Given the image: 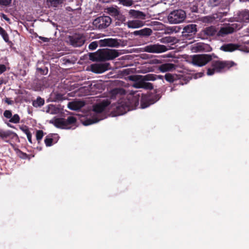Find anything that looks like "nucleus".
I'll list each match as a JSON object with an SVG mask.
<instances>
[{
	"label": "nucleus",
	"mask_w": 249,
	"mask_h": 249,
	"mask_svg": "<svg viewBox=\"0 0 249 249\" xmlns=\"http://www.w3.org/2000/svg\"><path fill=\"white\" fill-rule=\"evenodd\" d=\"M211 68L207 69V74L212 75L215 72H220L224 69H230L236 65L233 61H221L219 60L211 61Z\"/></svg>",
	"instance_id": "f257e3e1"
},
{
	"label": "nucleus",
	"mask_w": 249,
	"mask_h": 249,
	"mask_svg": "<svg viewBox=\"0 0 249 249\" xmlns=\"http://www.w3.org/2000/svg\"><path fill=\"white\" fill-rule=\"evenodd\" d=\"M144 25V22L141 19L129 20L127 23L129 28H138L142 27Z\"/></svg>",
	"instance_id": "412c9836"
},
{
	"label": "nucleus",
	"mask_w": 249,
	"mask_h": 249,
	"mask_svg": "<svg viewBox=\"0 0 249 249\" xmlns=\"http://www.w3.org/2000/svg\"><path fill=\"white\" fill-rule=\"evenodd\" d=\"M212 60V55L209 54H195L192 56V62L194 65L202 67Z\"/></svg>",
	"instance_id": "39448f33"
},
{
	"label": "nucleus",
	"mask_w": 249,
	"mask_h": 249,
	"mask_svg": "<svg viewBox=\"0 0 249 249\" xmlns=\"http://www.w3.org/2000/svg\"><path fill=\"white\" fill-rule=\"evenodd\" d=\"M51 5L54 7H57L58 5L63 3V0H48Z\"/></svg>",
	"instance_id": "79ce46f5"
},
{
	"label": "nucleus",
	"mask_w": 249,
	"mask_h": 249,
	"mask_svg": "<svg viewBox=\"0 0 249 249\" xmlns=\"http://www.w3.org/2000/svg\"><path fill=\"white\" fill-rule=\"evenodd\" d=\"M240 47V45L233 44V43H229L222 45L220 49L224 52H233L237 50Z\"/></svg>",
	"instance_id": "4be33fe9"
},
{
	"label": "nucleus",
	"mask_w": 249,
	"mask_h": 249,
	"mask_svg": "<svg viewBox=\"0 0 249 249\" xmlns=\"http://www.w3.org/2000/svg\"><path fill=\"white\" fill-rule=\"evenodd\" d=\"M115 18L118 21H120L122 23H124L126 20L125 16L121 13L120 12L118 13V14H117Z\"/></svg>",
	"instance_id": "4c0bfd02"
},
{
	"label": "nucleus",
	"mask_w": 249,
	"mask_h": 249,
	"mask_svg": "<svg viewBox=\"0 0 249 249\" xmlns=\"http://www.w3.org/2000/svg\"><path fill=\"white\" fill-rule=\"evenodd\" d=\"M3 116L5 118L10 119L12 116V111L11 110H5L3 113Z\"/></svg>",
	"instance_id": "49530a36"
},
{
	"label": "nucleus",
	"mask_w": 249,
	"mask_h": 249,
	"mask_svg": "<svg viewBox=\"0 0 249 249\" xmlns=\"http://www.w3.org/2000/svg\"><path fill=\"white\" fill-rule=\"evenodd\" d=\"M110 104V101L104 100L93 106V111L96 113H100L105 110L106 108Z\"/></svg>",
	"instance_id": "2eb2a0df"
},
{
	"label": "nucleus",
	"mask_w": 249,
	"mask_h": 249,
	"mask_svg": "<svg viewBox=\"0 0 249 249\" xmlns=\"http://www.w3.org/2000/svg\"><path fill=\"white\" fill-rule=\"evenodd\" d=\"M203 34L207 36H212L215 35L216 30L213 26L205 28L203 30Z\"/></svg>",
	"instance_id": "393cba45"
},
{
	"label": "nucleus",
	"mask_w": 249,
	"mask_h": 249,
	"mask_svg": "<svg viewBox=\"0 0 249 249\" xmlns=\"http://www.w3.org/2000/svg\"><path fill=\"white\" fill-rule=\"evenodd\" d=\"M240 25L237 23H232L228 26L222 27L217 33L219 36H224L228 34H231L240 29Z\"/></svg>",
	"instance_id": "9b49d317"
},
{
	"label": "nucleus",
	"mask_w": 249,
	"mask_h": 249,
	"mask_svg": "<svg viewBox=\"0 0 249 249\" xmlns=\"http://www.w3.org/2000/svg\"><path fill=\"white\" fill-rule=\"evenodd\" d=\"M44 136L43 131L41 130H37L36 132V139L38 144L40 143V142Z\"/></svg>",
	"instance_id": "473e14b6"
},
{
	"label": "nucleus",
	"mask_w": 249,
	"mask_h": 249,
	"mask_svg": "<svg viewBox=\"0 0 249 249\" xmlns=\"http://www.w3.org/2000/svg\"><path fill=\"white\" fill-rule=\"evenodd\" d=\"M108 13L111 15L115 17L117 14L120 12V11L118 10L117 6L115 7H110L107 8V9Z\"/></svg>",
	"instance_id": "c85d7f7f"
},
{
	"label": "nucleus",
	"mask_w": 249,
	"mask_h": 249,
	"mask_svg": "<svg viewBox=\"0 0 249 249\" xmlns=\"http://www.w3.org/2000/svg\"><path fill=\"white\" fill-rule=\"evenodd\" d=\"M99 45L100 47L108 46L110 47H118L120 44L117 39L105 38L99 41Z\"/></svg>",
	"instance_id": "4468645a"
},
{
	"label": "nucleus",
	"mask_w": 249,
	"mask_h": 249,
	"mask_svg": "<svg viewBox=\"0 0 249 249\" xmlns=\"http://www.w3.org/2000/svg\"><path fill=\"white\" fill-rule=\"evenodd\" d=\"M32 133H31L30 134H28V135L27 136V137L28 140L29 142L31 144L33 143L32 140Z\"/></svg>",
	"instance_id": "3c124183"
},
{
	"label": "nucleus",
	"mask_w": 249,
	"mask_h": 249,
	"mask_svg": "<svg viewBox=\"0 0 249 249\" xmlns=\"http://www.w3.org/2000/svg\"><path fill=\"white\" fill-rule=\"evenodd\" d=\"M142 80L145 81H154L157 79V75L154 74H147L144 76H141Z\"/></svg>",
	"instance_id": "c756f323"
},
{
	"label": "nucleus",
	"mask_w": 249,
	"mask_h": 249,
	"mask_svg": "<svg viewBox=\"0 0 249 249\" xmlns=\"http://www.w3.org/2000/svg\"><path fill=\"white\" fill-rule=\"evenodd\" d=\"M5 102L8 105H12L13 103V101L8 98H6Z\"/></svg>",
	"instance_id": "603ef678"
},
{
	"label": "nucleus",
	"mask_w": 249,
	"mask_h": 249,
	"mask_svg": "<svg viewBox=\"0 0 249 249\" xmlns=\"http://www.w3.org/2000/svg\"><path fill=\"white\" fill-rule=\"evenodd\" d=\"M20 129L23 131L27 136L31 133L29 130V128L26 125L20 126Z\"/></svg>",
	"instance_id": "a18cd8bd"
},
{
	"label": "nucleus",
	"mask_w": 249,
	"mask_h": 249,
	"mask_svg": "<svg viewBox=\"0 0 249 249\" xmlns=\"http://www.w3.org/2000/svg\"><path fill=\"white\" fill-rule=\"evenodd\" d=\"M84 103L83 102L71 103L69 108L72 110H76L83 107Z\"/></svg>",
	"instance_id": "cd10ccee"
},
{
	"label": "nucleus",
	"mask_w": 249,
	"mask_h": 249,
	"mask_svg": "<svg viewBox=\"0 0 249 249\" xmlns=\"http://www.w3.org/2000/svg\"><path fill=\"white\" fill-rule=\"evenodd\" d=\"M4 29L0 26V33L2 32Z\"/></svg>",
	"instance_id": "052dcab7"
},
{
	"label": "nucleus",
	"mask_w": 249,
	"mask_h": 249,
	"mask_svg": "<svg viewBox=\"0 0 249 249\" xmlns=\"http://www.w3.org/2000/svg\"><path fill=\"white\" fill-rule=\"evenodd\" d=\"M44 103V100L40 97H38L36 100L33 102V105L35 107H38L42 106Z\"/></svg>",
	"instance_id": "7c9ffc66"
},
{
	"label": "nucleus",
	"mask_w": 249,
	"mask_h": 249,
	"mask_svg": "<svg viewBox=\"0 0 249 249\" xmlns=\"http://www.w3.org/2000/svg\"><path fill=\"white\" fill-rule=\"evenodd\" d=\"M10 137H11L12 139H18V137L15 132L10 130L3 131L0 130V138L5 140Z\"/></svg>",
	"instance_id": "a211bd4d"
},
{
	"label": "nucleus",
	"mask_w": 249,
	"mask_h": 249,
	"mask_svg": "<svg viewBox=\"0 0 249 249\" xmlns=\"http://www.w3.org/2000/svg\"><path fill=\"white\" fill-rule=\"evenodd\" d=\"M19 153L20 154V157L23 159H26L27 158L28 155L26 153H23L21 151L19 150Z\"/></svg>",
	"instance_id": "8fccbe9b"
},
{
	"label": "nucleus",
	"mask_w": 249,
	"mask_h": 249,
	"mask_svg": "<svg viewBox=\"0 0 249 249\" xmlns=\"http://www.w3.org/2000/svg\"><path fill=\"white\" fill-rule=\"evenodd\" d=\"M238 19L242 22H249V10L245 9L238 14Z\"/></svg>",
	"instance_id": "aec40b11"
},
{
	"label": "nucleus",
	"mask_w": 249,
	"mask_h": 249,
	"mask_svg": "<svg viewBox=\"0 0 249 249\" xmlns=\"http://www.w3.org/2000/svg\"><path fill=\"white\" fill-rule=\"evenodd\" d=\"M6 70V67L4 64H0V75L5 72Z\"/></svg>",
	"instance_id": "09e8293b"
},
{
	"label": "nucleus",
	"mask_w": 249,
	"mask_h": 249,
	"mask_svg": "<svg viewBox=\"0 0 249 249\" xmlns=\"http://www.w3.org/2000/svg\"><path fill=\"white\" fill-rule=\"evenodd\" d=\"M100 52L102 61L113 60L120 55L118 51L116 50L103 49H100Z\"/></svg>",
	"instance_id": "6e6552de"
},
{
	"label": "nucleus",
	"mask_w": 249,
	"mask_h": 249,
	"mask_svg": "<svg viewBox=\"0 0 249 249\" xmlns=\"http://www.w3.org/2000/svg\"><path fill=\"white\" fill-rule=\"evenodd\" d=\"M247 0L249 2V0Z\"/></svg>",
	"instance_id": "e2e57ef3"
},
{
	"label": "nucleus",
	"mask_w": 249,
	"mask_h": 249,
	"mask_svg": "<svg viewBox=\"0 0 249 249\" xmlns=\"http://www.w3.org/2000/svg\"><path fill=\"white\" fill-rule=\"evenodd\" d=\"M164 77L166 81L170 83H173L177 80L180 78L179 75L171 74L170 73H166Z\"/></svg>",
	"instance_id": "a878e982"
},
{
	"label": "nucleus",
	"mask_w": 249,
	"mask_h": 249,
	"mask_svg": "<svg viewBox=\"0 0 249 249\" xmlns=\"http://www.w3.org/2000/svg\"><path fill=\"white\" fill-rule=\"evenodd\" d=\"M175 69V65L172 63H164L159 67V70L162 72L171 71Z\"/></svg>",
	"instance_id": "b1692460"
},
{
	"label": "nucleus",
	"mask_w": 249,
	"mask_h": 249,
	"mask_svg": "<svg viewBox=\"0 0 249 249\" xmlns=\"http://www.w3.org/2000/svg\"><path fill=\"white\" fill-rule=\"evenodd\" d=\"M0 35L1 36L3 40L8 44H12V42L9 40V35L6 32L5 30H4L2 32L0 33Z\"/></svg>",
	"instance_id": "2f4dec72"
},
{
	"label": "nucleus",
	"mask_w": 249,
	"mask_h": 249,
	"mask_svg": "<svg viewBox=\"0 0 249 249\" xmlns=\"http://www.w3.org/2000/svg\"><path fill=\"white\" fill-rule=\"evenodd\" d=\"M152 33V31L151 29L145 28L140 30L135 31L133 32L135 36H149Z\"/></svg>",
	"instance_id": "5701e85b"
},
{
	"label": "nucleus",
	"mask_w": 249,
	"mask_h": 249,
	"mask_svg": "<svg viewBox=\"0 0 249 249\" xmlns=\"http://www.w3.org/2000/svg\"><path fill=\"white\" fill-rule=\"evenodd\" d=\"M100 49L98 50L95 53H89V59L92 61H102L101 56L100 55Z\"/></svg>",
	"instance_id": "bb28decb"
},
{
	"label": "nucleus",
	"mask_w": 249,
	"mask_h": 249,
	"mask_svg": "<svg viewBox=\"0 0 249 249\" xmlns=\"http://www.w3.org/2000/svg\"><path fill=\"white\" fill-rule=\"evenodd\" d=\"M8 126H9V127H11V128H14V126H13V125H12L11 124H8Z\"/></svg>",
	"instance_id": "680f3d73"
},
{
	"label": "nucleus",
	"mask_w": 249,
	"mask_h": 249,
	"mask_svg": "<svg viewBox=\"0 0 249 249\" xmlns=\"http://www.w3.org/2000/svg\"><path fill=\"white\" fill-rule=\"evenodd\" d=\"M128 15L130 18L138 19L144 20L146 18V14L143 12L130 9L128 11Z\"/></svg>",
	"instance_id": "dca6fc26"
},
{
	"label": "nucleus",
	"mask_w": 249,
	"mask_h": 249,
	"mask_svg": "<svg viewBox=\"0 0 249 249\" xmlns=\"http://www.w3.org/2000/svg\"><path fill=\"white\" fill-rule=\"evenodd\" d=\"M67 9L69 10V11H73L74 10L73 9H72L71 7H68Z\"/></svg>",
	"instance_id": "bf43d9fd"
},
{
	"label": "nucleus",
	"mask_w": 249,
	"mask_h": 249,
	"mask_svg": "<svg viewBox=\"0 0 249 249\" xmlns=\"http://www.w3.org/2000/svg\"><path fill=\"white\" fill-rule=\"evenodd\" d=\"M3 82V80L2 78H0V85H1Z\"/></svg>",
	"instance_id": "13d9d810"
},
{
	"label": "nucleus",
	"mask_w": 249,
	"mask_h": 249,
	"mask_svg": "<svg viewBox=\"0 0 249 249\" xmlns=\"http://www.w3.org/2000/svg\"><path fill=\"white\" fill-rule=\"evenodd\" d=\"M70 44L73 47H80L82 46L85 41L84 36L80 34H75L68 37Z\"/></svg>",
	"instance_id": "9d476101"
},
{
	"label": "nucleus",
	"mask_w": 249,
	"mask_h": 249,
	"mask_svg": "<svg viewBox=\"0 0 249 249\" xmlns=\"http://www.w3.org/2000/svg\"><path fill=\"white\" fill-rule=\"evenodd\" d=\"M99 45V41H93L91 42L89 45V48L90 50H94L97 48Z\"/></svg>",
	"instance_id": "a19ab883"
},
{
	"label": "nucleus",
	"mask_w": 249,
	"mask_h": 249,
	"mask_svg": "<svg viewBox=\"0 0 249 249\" xmlns=\"http://www.w3.org/2000/svg\"><path fill=\"white\" fill-rule=\"evenodd\" d=\"M126 91L123 88H115L111 90L110 96L112 99H115L117 97L120 98V96L124 95Z\"/></svg>",
	"instance_id": "6ab92c4d"
},
{
	"label": "nucleus",
	"mask_w": 249,
	"mask_h": 249,
	"mask_svg": "<svg viewBox=\"0 0 249 249\" xmlns=\"http://www.w3.org/2000/svg\"><path fill=\"white\" fill-rule=\"evenodd\" d=\"M142 89H153V86L152 83L143 81Z\"/></svg>",
	"instance_id": "ea45409f"
},
{
	"label": "nucleus",
	"mask_w": 249,
	"mask_h": 249,
	"mask_svg": "<svg viewBox=\"0 0 249 249\" xmlns=\"http://www.w3.org/2000/svg\"><path fill=\"white\" fill-rule=\"evenodd\" d=\"M120 3L125 6H131L133 4V0H118Z\"/></svg>",
	"instance_id": "f704fd0d"
},
{
	"label": "nucleus",
	"mask_w": 249,
	"mask_h": 249,
	"mask_svg": "<svg viewBox=\"0 0 249 249\" xmlns=\"http://www.w3.org/2000/svg\"><path fill=\"white\" fill-rule=\"evenodd\" d=\"M20 121V117L19 115L17 114H14L13 116H12L11 119L9 120V122L10 123L17 124Z\"/></svg>",
	"instance_id": "c9c22d12"
},
{
	"label": "nucleus",
	"mask_w": 249,
	"mask_h": 249,
	"mask_svg": "<svg viewBox=\"0 0 249 249\" xmlns=\"http://www.w3.org/2000/svg\"><path fill=\"white\" fill-rule=\"evenodd\" d=\"M143 80L142 78L141 80L134 84V86L136 88H143Z\"/></svg>",
	"instance_id": "de8ad7c7"
},
{
	"label": "nucleus",
	"mask_w": 249,
	"mask_h": 249,
	"mask_svg": "<svg viewBox=\"0 0 249 249\" xmlns=\"http://www.w3.org/2000/svg\"><path fill=\"white\" fill-rule=\"evenodd\" d=\"M197 25L190 24L184 27L182 32V36L185 39H191L194 37L197 32Z\"/></svg>",
	"instance_id": "1a4fd4ad"
},
{
	"label": "nucleus",
	"mask_w": 249,
	"mask_h": 249,
	"mask_svg": "<svg viewBox=\"0 0 249 249\" xmlns=\"http://www.w3.org/2000/svg\"><path fill=\"white\" fill-rule=\"evenodd\" d=\"M220 3V0H209V4L212 7L217 6Z\"/></svg>",
	"instance_id": "37998d69"
},
{
	"label": "nucleus",
	"mask_w": 249,
	"mask_h": 249,
	"mask_svg": "<svg viewBox=\"0 0 249 249\" xmlns=\"http://www.w3.org/2000/svg\"><path fill=\"white\" fill-rule=\"evenodd\" d=\"M160 98V94H156L153 97L150 96H142L141 101V106L142 108H144L150 105L154 104L158 101Z\"/></svg>",
	"instance_id": "f8f14e48"
},
{
	"label": "nucleus",
	"mask_w": 249,
	"mask_h": 249,
	"mask_svg": "<svg viewBox=\"0 0 249 249\" xmlns=\"http://www.w3.org/2000/svg\"><path fill=\"white\" fill-rule=\"evenodd\" d=\"M197 47L199 50H202L204 49V48L202 47V45H198Z\"/></svg>",
	"instance_id": "6e6d98bb"
},
{
	"label": "nucleus",
	"mask_w": 249,
	"mask_h": 249,
	"mask_svg": "<svg viewBox=\"0 0 249 249\" xmlns=\"http://www.w3.org/2000/svg\"><path fill=\"white\" fill-rule=\"evenodd\" d=\"M111 18L107 16H100L95 18L92 24L96 29H103L107 28L111 23Z\"/></svg>",
	"instance_id": "423d86ee"
},
{
	"label": "nucleus",
	"mask_w": 249,
	"mask_h": 249,
	"mask_svg": "<svg viewBox=\"0 0 249 249\" xmlns=\"http://www.w3.org/2000/svg\"><path fill=\"white\" fill-rule=\"evenodd\" d=\"M109 66L108 63L94 64L91 65V70L94 73H101L108 70Z\"/></svg>",
	"instance_id": "ddd939ff"
},
{
	"label": "nucleus",
	"mask_w": 249,
	"mask_h": 249,
	"mask_svg": "<svg viewBox=\"0 0 249 249\" xmlns=\"http://www.w3.org/2000/svg\"><path fill=\"white\" fill-rule=\"evenodd\" d=\"M12 2V0H0V6L7 7Z\"/></svg>",
	"instance_id": "58836bf2"
},
{
	"label": "nucleus",
	"mask_w": 249,
	"mask_h": 249,
	"mask_svg": "<svg viewBox=\"0 0 249 249\" xmlns=\"http://www.w3.org/2000/svg\"><path fill=\"white\" fill-rule=\"evenodd\" d=\"M58 138L59 136L57 134H50L45 138L44 142L46 146H51L53 143L57 142Z\"/></svg>",
	"instance_id": "f3484780"
},
{
	"label": "nucleus",
	"mask_w": 249,
	"mask_h": 249,
	"mask_svg": "<svg viewBox=\"0 0 249 249\" xmlns=\"http://www.w3.org/2000/svg\"><path fill=\"white\" fill-rule=\"evenodd\" d=\"M39 38L44 42H48L49 41V39L47 37L40 36Z\"/></svg>",
	"instance_id": "864d4df0"
},
{
	"label": "nucleus",
	"mask_w": 249,
	"mask_h": 249,
	"mask_svg": "<svg viewBox=\"0 0 249 249\" xmlns=\"http://www.w3.org/2000/svg\"><path fill=\"white\" fill-rule=\"evenodd\" d=\"M175 39L171 36L163 37L160 39V42L163 43H174Z\"/></svg>",
	"instance_id": "72a5a7b5"
},
{
	"label": "nucleus",
	"mask_w": 249,
	"mask_h": 249,
	"mask_svg": "<svg viewBox=\"0 0 249 249\" xmlns=\"http://www.w3.org/2000/svg\"><path fill=\"white\" fill-rule=\"evenodd\" d=\"M76 118L73 116H69L67 119L63 118H56L54 120L53 124L57 128L61 129H70L69 125L75 124Z\"/></svg>",
	"instance_id": "20e7f679"
},
{
	"label": "nucleus",
	"mask_w": 249,
	"mask_h": 249,
	"mask_svg": "<svg viewBox=\"0 0 249 249\" xmlns=\"http://www.w3.org/2000/svg\"><path fill=\"white\" fill-rule=\"evenodd\" d=\"M186 18V12L183 10L178 9L171 12L168 15L167 19L170 23L178 24L183 22Z\"/></svg>",
	"instance_id": "7ed1b4c3"
},
{
	"label": "nucleus",
	"mask_w": 249,
	"mask_h": 249,
	"mask_svg": "<svg viewBox=\"0 0 249 249\" xmlns=\"http://www.w3.org/2000/svg\"><path fill=\"white\" fill-rule=\"evenodd\" d=\"M37 71L42 75H46L48 72V69L47 67H44V68H37Z\"/></svg>",
	"instance_id": "c03bdc74"
},
{
	"label": "nucleus",
	"mask_w": 249,
	"mask_h": 249,
	"mask_svg": "<svg viewBox=\"0 0 249 249\" xmlns=\"http://www.w3.org/2000/svg\"><path fill=\"white\" fill-rule=\"evenodd\" d=\"M144 51L149 53H160L170 50L168 46L159 44H150L145 46Z\"/></svg>",
	"instance_id": "0eeeda50"
},
{
	"label": "nucleus",
	"mask_w": 249,
	"mask_h": 249,
	"mask_svg": "<svg viewBox=\"0 0 249 249\" xmlns=\"http://www.w3.org/2000/svg\"><path fill=\"white\" fill-rule=\"evenodd\" d=\"M157 78L160 79H163V76L161 75H157Z\"/></svg>",
	"instance_id": "4d7b16f0"
},
{
	"label": "nucleus",
	"mask_w": 249,
	"mask_h": 249,
	"mask_svg": "<svg viewBox=\"0 0 249 249\" xmlns=\"http://www.w3.org/2000/svg\"><path fill=\"white\" fill-rule=\"evenodd\" d=\"M139 104V97L137 95L133 96L127 99L121 105L118 106L116 108L117 110L119 112L120 114H123L127 111L136 108Z\"/></svg>",
	"instance_id": "f03ea898"
},
{
	"label": "nucleus",
	"mask_w": 249,
	"mask_h": 249,
	"mask_svg": "<svg viewBox=\"0 0 249 249\" xmlns=\"http://www.w3.org/2000/svg\"><path fill=\"white\" fill-rule=\"evenodd\" d=\"M101 119H97L96 118L87 119L84 122L83 124L85 125H90L91 124L98 122Z\"/></svg>",
	"instance_id": "e433bc0d"
},
{
	"label": "nucleus",
	"mask_w": 249,
	"mask_h": 249,
	"mask_svg": "<svg viewBox=\"0 0 249 249\" xmlns=\"http://www.w3.org/2000/svg\"><path fill=\"white\" fill-rule=\"evenodd\" d=\"M2 18L4 19L5 20L9 21L10 19L7 17V16L4 14H2Z\"/></svg>",
	"instance_id": "5fc2aeb1"
}]
</instances>
